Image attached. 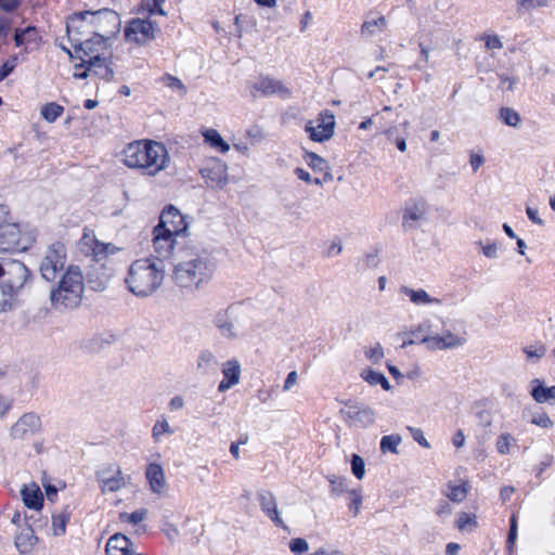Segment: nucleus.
<instances>
[{
  "label": "nucleus",
  "instance_id": "b1692460",
  "mask_svg": "<svg viewBox=\"0 0 555 555\" xmlns=\"http://www.w3.org/2000/svg\"><path fill=\"white\" fill-rule=\"evenodd\" d=\"M40 40L38 29L34 26H27L26 28H16L14 33V41L17 47L24 46L25 52L33 49V46H37Z\"/></svg>",
  "mask_w": 555,
  "mask_h": 555
},
{
  "label": "nucleus",
  "instance_id": "e433bc0d",
  "mask_svg": "<svg viewBox=\"0 0 555 555\" xmlns=\"http://www.w3.org/2000/svg\"><path fill=\"white\" fill-rule=\"evenodd\" d=\"M361 376L370 385H377V384H379L383 387V389H385V390H389L390 389V384H389L388 379L385 377V375L383 373H379V372H376V371H373V370H369V371L362 372Z\"/></svg>",
  "mask_w": 555,
  "mask_h": 555
},
{
  "label": "nucleus",
  "instance_id": "052dcab7",
  "mask_svg": "<svg viewBox=\"0 0 555 555\" xmlns=\"http://www.w3.org/2000/svg\"><path fill=\"white\" fill-rule=\"evenodd\" d=\"M406 429L410 431L411 436L413 437V439L422 447L424 448H430V444L429 442L427 441V439L424 437V433L421 428H415V427H412V426H408Z\"/></svg>",
  "mask_w": 555,
  "mask_h": 555
},
{
  "label": "nucleus",
  "instance_id": "3c124183",
  "mask_svg": "<svg viewBox=\"0 0 555 555\" xmlns=\"http://www.w3.org/2000/svg\"><path fill=\"white\" fill-rule=\"evenodd\" d=\"M96 240L93 231L86 229L79 242L81 250L89 255Z\"/></svg>",
  "mask_w": 555,
  "mask_h": 555
},
{
  "label": "nucleus",
  "instance_id": "dca6fc26",
  "mask_svg": "<svg viewBox=\"0 0 555 555\" xmlns=\"http://www.w3.org/2000/svg\"><path fill=\"white\" fill-rule=\"evenodd\" d=\"M256 500L262 511V513L276 526L283 529H287L283 519L280 516L278 508V502L275 495L268 490H260L256 494Z\"/></svg>",
  "mask_w": 555,
  "mask_h": 555
},
{
  "label": "nucleus",
  "instance_id": "a19ab883",
  "mask_svg": "<svg viewBox=\"0 0 555 555\" xmlns=\"http://www.w3.org/2000/svg\"><path fill=\"white\" fill-rule=\"evenodd\" d=\"M456 528L464 532V531H472L477 527L476 517L472 516L465 512H461L457 515L456 521H455Z\"/></svg>",
  "mask_w": 555,
  "mask_h": 555
},
{
  "label": "nucleus",
  "instance_id": "f03ea898",
  "mask_svg": "<svg viewBox=\"0 0 555 555\" xmlns=\"http://www.w3.org/2000/svg\"><path fill=\"white\" fill-rule=\"evenodd\" d=\"M124 163L129 168L141 169L149 176H156L167 167L168 152L164 144L155 141H135L122 151Z\"/></svg>",
  "mask_w": 555,
  "mask_h": 555
},
{
  "label": "nucleus",
  "instance_id": "f3484780",
  "mask_svg": "<svg viewBox=\"0 0 555 555\" xmlns=\"http://www.w3.org/2000/svg\"><path fill=\"white\" fill-rule=\"evenodd\" d=\"M156 227H162L165 233H171L177 236L186 231L183 216L172 206H169L162 212L159 223Z\"/></svg>",
  "mask_w": 555,
  "mask_h": 555
},
{
  "label": "nucleus",
  "instance_id": "5fc2aeb1",
  "mask_svg": "<svg viewBox=\"0 0 555 555\" xmlns=\"http://www.w3.org/2000/svg\"><path fill=\"white\" fill-rule=\"evenodd\" d=\"M524 352L528 360L533 358L539 360L546 353V347L542 344L535 346H526L524 347Z\"/></svg>",
  "mask_w": 555,
  "mask_h": 555
},
{
  "label": "nucleus",
  "instance_id": "f257e3e1",
  "mask_svg": "<svg viewBox=\"0 0 555 555\" xmlns=\"http://www.w3.org/2000/svg\"><path fill=\"white\" fill-rule=\"evenodd\" d=\"M214 270L215 266L207 253L185 249L175 264L172 281L180 288L199 289L210 281Z\"/></svg>",
  "mask_w": 555,
  "mask_h": 555
},
{
  "label": "nucleus",
  "instance_id": "58836bf2",
  "mask_svg": "<svg viewBox=\"0 0 555 555\" xmlns=\"http://www.w3.org/2000/svg\"><path fill=\"white\" fill-rule=\"evenodd\" d=\"M516 444V439L508 433L501 434L495 443L496 451L502 454H509L512 447Z\"/></svg>",
  "mask_w": 555,
  "mask_h": 555
},
{
  "label": "nucleus",
  "instance_id": "ea45409f",
  "mask_svg": "<svg viewBox=\"0 0 555 555\" xmlns=\"http://www.w3.org/2000/svg\"><path fill=\"white\" fill-rule=\"evenodd\" d=\"M69 521V512L66 509L52 517V529L54 535H62L65 533L66 525Z\"/></svg>",
  "mask_w": 555,
  "mask_h": 555
},
{
  "label": "nucleus",
  "instance_id": "2eb2a0df",
  "mask_svg": "<svg viewBox=\"0 0 555 555\" xmlns=\"http://www.w3.org/2000/svg\"><path fill=\"white\" fill-rule=\"evenodd\" d=\"M340 414L349 426L365 428L374 424L375 413L369 406H359L346 403Z\"/></svg>",
  "mask_w": 555,
  "mask_h": 555
},
{
  "label": "nucleus",
  "instance_id": "aec40b11",
  "mask_svg": "<svg viewBox=\"0 0 555 555\" xmlns=\"http://www.w3.org/2000/svg\"><path fill=\"white\" fill-rule=\"evenodd\" d=\"M249 88L251 95L254 98L257 96V93L261 95L268 96L274 93H280L287 95L289 93L288 89L284 87V85L270 77H259L257 80L249 82Z\"/></svg>",
  "mask_w": 555,
  "mask_h": 555
},
{
  "label": "nucleus",
  "instance_id": "338daca9",
  "mask_svg": "<svg viewBox=\"0 0 555 555\" xmlns=\"http://www.w3.org/2000/svg\"><path fill=\"white\" fill-rule=\"evenodd\" d=\"M435 513L440 518H447L452 514V507L449 502L440 501L435 509Z\"/></svg>",
  "mask_w": 555,
  "mask_h": 555
},
{
  "label": "nucleus",
  "instance_id": "864d4df0",
  "mask_svg": "<svg viewBox=\"0 0 555 555\" xmlns=\"http://www.w3.org/2000/svg\"><path fill=\"white\" fill-rule=\"evenodd\" d=\"M351 470H352V474L358 479H362L364 474H365L364 461L358 454H352V457H351Z\"/></svg>",
  "mask_w": 555,
  "mask_h": 555
},
{
  "label": "nucleus",
  "instance_id": "a211bd4d",
  "mask_svg": "<svg viewBox=\"0 0 555 555\" xmlns=\"http://www.w3.org/2000/svg\"><path fill=\"white\" fill-rule=\"evenodd\" d=\"M176 236L171 233H165L164 228L155 227L153 230V248L157 256L156 259L163 261L170 257L175 248Z\"/></svg>",
  "mask_w": 555,
  "mask_h": 555
},
{
  "label": "nucleus",
  "instance_id": "13d9d810",
  "mask_svg": "<svg viewBox=\"0 0 555 555\" xmlns=\"http://www.w3.org/2000/svg\"><path fill=\"white\" fill-rule=\"evenodd\" d=\"M531 423L542 428H551L554 425L553 421L545 412L534 414Z\"/></svg>",
  "mask_w": 555,
  "mask_h": 555
},
{
  "label": "nucleus",
  "instance_id": "4d7b16f0",
  "mask_svg": "<svg viewBox=\"0 0 555 555\" xmlns=\"http://www.w3.org/2000/svg\"><path fill=\"white\" fill-rule=\"evenodd\" d=\"M441 338L447 349L462 346L465 341L464 338L459 337L457 335L452 334L451 332H447L441 336Z\"/></svg>",
  "mask_w": 555,
  "mask_h": 555
},
{
  "label": "nucleus",
  "instance_id": "e2e57ef3",
  "mask_svg": "<svg viewBox=\"0 0 555 555\" xmlns=\"http://www.w3.org/2000/svg\"><path fill=\"white\" fill-rule=\"evenodd\" d=\"M163 80H164L165 85L168 86L169 88L178 89L182 93L186 92L184 85L182 83V81L179 78L170 76V75H166L163 78Z\"/></svg>",
  "mask_w": 555,
  "mask_h": 555
},
{
  "label": "nucleus",
  "instance_id": "cd10ccee",
  "mask_svg": "<svg viewBox=\"0 0 555 555\" xmlns=\"http://www.w3.org/2000/svg\"><path fill=\"white\" fill-rule=\"evenodd\" d=\"M132 542L121 533L112 535L105 547L106 555H126L130 551Z\"/></svg>",
  "mask_w": 555,
  "mask_h": 555
},
{
  "label": "nucleus",
  "instance_id": "bb28decb",
  "mask_svg": "<svg viewBox=\"0 0 555 555\" xmlns=\"http://www.w3.org/2000/svg\"><path fill=\"white\" fill-rule=\"evenodd\" d=\"M150 488L154 493L160 494L166 487L165 474L160 465L150 464L145 472Z\"/></svg>",
  "mask_w": 555,
  "mask_h": 555
},
{
  "label": "nucleus",
  "instance_id": "393cba45",
  "mask_svg": "<svg viewBox=\"0 0 555 555\" xmlns=\"http://www.w3.org/2000/svg\"><path fill=\"white\" fill-rule=\"evenodd\" d=\"M215 325L218 328L220 335L227 339H237L240 337L237 327L230 319L227 310L220 311L216 315Z\"/></svg>",
  "mask_w": 555,
  "mask_h": 555
},
{
  "label": "nucleus",
  "instance_id": "49530a36",
  "mask_svg": "<svg viewBox=\"0 0 555 555\" xmlns=\"http://www.w3.org/2000/svg\"><path fill=\"white\" fill-rule=\"evenodd\" d=\"M114 253V246L112 244H105L100 242L99 240L95 241V244L91 248V251L89 255L93 256L94 259L101 260L102 258L106 257L108 254Z\"/></svg>",
  "mask_w": 555,
  "mask_h": 555
},
{
  "label": "nucleus",
  "instance_id": "9d476101",
  "mask_svg": "<svg viewBox=\"0 0 555 555\" xmlns=\"http://www.w3.org/2000/svg\"><path fill=\"white\" fill-rule=\"evenodd\" d=\"M91 11H83L75 13L68 17L66 23V33L69 42L77 48L80 41H83V37L92 34V26L90 20Z\"/></svg>",
  "mask_w": 555,
  "mask_h": 555
},
{
  "label": "nucleus",
  "instance_id": "09e8293b",
  "mask_svg": "<svg viewBox=\"0 0 555 555\" xmlns=\"http://www.w3.org/2000/svg\"><path fill=\"white\" fill-rule=\"evenodd\" d=\"M147 516V509L146 508H140L133 513H120L119 519L122 522H130L132 525H138L141 521H143Z\"/></svg>",
  "mask_w": 555,
  "mask_h": 555
},
{
  "label": "nucleus",
  "instance_id": "c9c22d12",
  "mask_svg": "<svg viewBox=\"0 0 555 555\" xmlns=\"http://www.w3.org/2000/svg\"><path fill=\"white\" fill-rule=\"evenodd\" d=\"M64 112V107L55 102L47 103L41 108V116L48 122H54Z\"/></svg>",
  "mask_w": 555,
  "mask_h": 555
},
{
  "label": "nucleus",
  "instance_id": "5701e85b",
  "mask_svg": "<svg viewBox=\"0 0 555 555\" xmlns=\"http://www.w3.org/2000/svg\"><path fill=\"white\" fill-rule=\"evenodd\" d=\"M530 387V395L537 403L555 404V386L547 387L544 380L534 378Z\"/></svg>",
  "mask_w": 555,
  "mask_h": 555
},
{
  "label": "nucleus",
  "instance_id": "0e129e2a",
  "mask_svg": "<svg viewBox=\"0 0 555 555\" xmlns=\"http://www.w3.org/2000/svg\"><path fill=\"white\" fill-rule=\"evenodd\" d=\"M479 244L481 245L482 254L487 258L493 259V258L498 257L499 247L495 242H489V243H486L485 245H482L481 243H479Z\"/></svg>",
  "mask_w": 555,
  "mask_h": 555
},
{
  "label": "nucleus",
  "instance_id": "37998d69",
  "mask_svg": "<svg viewBox=\"0 0 555 555\" xmlns=\"http://www.w3.org/2000/svg\"><path fill=\"white\" fill-rule=\"evenodd\" d=\"M328 482L331 486V492L333 495H340L343 493H348L350 491L348 489L347 480L344 477H339L336 475L328 476Z\"/></svg>",
  "mask_w": 555,
  "mask_h": 555
},
{
  "label": "nucleus",
  "instance_id": "412c9836",
  "mask_svg": "<svg viewBox=\"0 0 555 555\" xmlns=\"http://www.w3.org/2000/svg\"><path fill=\"white\" fill-rule=\"evenodd\" d=\"M111 59L112 53L100 59L93 56L92 61L81 57V63L79 66H85L88 64V69L91 70L92 75L98 76L99 78L106 81H111L114 78V72L111 67Z\"/></svg>",
  "mask_w": 555,
  "mask_h": 555
},
{
  "label": "nucleus",
  "instance_id": "c756f323",
  "mask_svg": "<svg viewBox=\"0 0 555 555\" xmlns=\"http://www.w3.org/2000/svg\"><path fill=\"white\" fill-rule=\"evenodd\" d=\"M425 218V208L422 205L414 204L406 208L403 214V227L405 229H416L420 222Z\"/></svg>",
  "mask_w": 555,
  "mask_h": 555
},
{
  "label": "nucleus",
  "instance_id": "6e6552de",
  "mask_svg": "<svg viewBox=\"0 0 555 555\" xmlns=\"http://www.w3.org/2000/svg\"><path fill=\"white\" fill-rule=\"evenodd\" d=\"M96 480L102 493L117 492L130 482L118 464H108L96 472Z\"/></svg>",
  "mask_w": 555,
  "mask_h": 555
},
{
  "label": "nucleus",
  "instance_id": "8fccbe9b",
  "mask_svg": "<svg viewBox=\"0 0 555 555\" xmlns=\"http://www.w3.org/2000/svg\"><path fill=\"white\" fill-rule=\"evenodd\" d=\"M350 495L349 509L352 512L353 516H358L362 505V492L361 489H351L348 491Z\"/></svg>",
  "mask_w": 555,
  "mask_h": 555
},
{
  "label": "nucleus",
  "instance_id": "603ef678",
  "mask_svg": "<svg viewBox=\"0 0 555 555\" xmlns=\"http://www.w3.org/2000/svg\"><path fill=\"white\" fill-rule=\"evenodd\" d=\"M420 343L425 344L429 350L447 349L441 336H423L420 338Z\"/></svg>",
  "mask_w": 555,
  "mask_h": 555
},
{
  "label": "nucleus",
  "instance_id": "4468645a",
  "mask_svg": "<svg viewBox=\"0 0 555 555\" xmlns=\"http://www.w3.org/2000/svg\"><path fill=\"white\" fill-rule=\"evenodd\" d=\"M41 429L40 417L33 412L23 414L10 429V436L13 439L25 440L39 434Z\"/></svg>",
  "mask_w": 555,
  "mask_h": 555
},
{
  "label": "nucleus",
  "instance_id": "f704fd0d",
  "mask_svg": "<svg viewBox=\"0 0 555 555\" xmlns=\"http://www.w3.org/2000/svg\"><path fill=\"white\" fill-rule=\"evenodd\" d=\"M205 141L210 144L211 147L218 150L221 153H227L230 150V145L222 139L220 133L215 129H208L204 132Z\"/></svg>",
  "mask_w": 555,
  "mask_h": 555
},
{
  "label": "nucleus",
  "instance_id": "ddd939ff",
  "mask_svg": "<svg viewBox=\"0 0 555 555\" xmlns=\"http://www.w3.org/2000/svg\"><path fill=\"white\" fill-rule=\"evenodd\" d=\"M108 42L109 39L101 37L100 33L94 31L91 38L85 39L77 44L75 53L78 54L80 60L85 57V60L92 61L93 56L100 59L112 53L108 50Z\"/></svg>",
  "mask_w": 555,
  "mask_h": 555
},
{
  "label": "nucleus",
  "instance_id": "1a4fd4ad",
  "mask_svg": "<svg viewBox=\"0 0 555 555\" xmlns=\"http://www.w3.org/2000/svg\"><path fill=\"white\" fill-rule=\"evenodd\" d=\"M30 244L31 238L21 233L18 224L0 227V251H24Z\"/></svg>",
  "mask_w": 555,
  "mask_h": 555
},
{
  "label": "nucleus",
  "instance_id": "bf43d9fd",
  "mask_svg": "<svg viewBox=\"0 0 555 555\" xmlns=\"http://www.w3.org/2000/svg\"><path fill=\"white\" fill-rule=\"evenodd\" d=\"M309 548L308 542L302 538L292 539L289 542V550L295 554H301Z\"/></svg>",
  "mask_w": 555,
  "mask_h": 555
},
{
  "label": "nucleus",
  "instance_id": "6e6d98bb",
  "mask_svg": "<svg viewBox=\"0 0 555 555\" xmlns=\"http://www.w3.org/2000/svg\"><path fill=\"white\" fill-rule=\"evenodd\" d=\"M14 296L9 295L8 292L0 285V313L7 312L12 309Z\"/></svg>",
  "mask_w": 555,
  "mask_h": 555
},
{
  "label": "nucleus",
  "instance_id": "72a5a7b5",
  "mask_svg": "<svg viewBox=\"0 0 555 555\" xmlns=\"http://www.w3.org/2000/svg\"><path fill=\"white\" fill-rule=\"evenodd\" d=\"M448 491L446 495L454 503L463 502L468 492V482L463 481L461 485H454L453 482H449L447 485Z\"/></svg>",
  "mask_w": 555,
  "mask_h": 555
},
{
  "label": "nucleus",
  "instance_id": "7ed1b4c3",
  "mask_svg": "<svg viewBox=\"0 0 555 555\" xmlns=\"http://www.w3.org/2000/svg\"><path fill=\"white\" fill-rule=\"evenodd\" d=\"M85 293V278L80 267L68 266L50 289L51 307L67 311L81 305Z\"/></svg>",
  "mask_w": 555,
  "mask_h": 555
},
{
  "label": "nucleus",
  "instance_id": "7c9ffc66",
  "mask_svg": "<svg viewBox=\"0 0 555 555\" xmlns=\"http://www.w3.org/2000/svg\"><path fill=\"white\" fill-rule=\"evenodd\" d=\"M401 293L409 296L410 300L415 305H440L441 300L435 297H431L424 289H412L406 286L401 288Z\"/></svg>",
  "mask_w": 555,
  "mask_h": 555
},
{
  "label": "nucleus",
  "instance_id": "39448f33",
  "mask_svg": "<svg viewBox=\"0 0 555 555\" xmlns=\"http://www.w3.org/2000/svg\"><path fill=\"white\" fill-rule=\"evenodd\" d=\"M30 276L27 267L14 259L0 262V285L14 297L24 288Z\"/></svg>",
  "mask_w": 555,
  "mask_h": 555
},
{
  "label": "nucleus",
  "instance_id": "de8ad7c7",
  "mask_svg": "<svg viewBox=\"0 0 555 555\" xmlns=\"http://www.w3.org/2000/svg\"><path fill=\"white\" fill-rule=\"evenodd\" d=\"M305 159L308 166L311 167L314 171H324L328 169L326 160L315 153H306Z\"/></svg>",
  "mask_w": 555,
  "mask_h": 555
},
{
  "label": "nucleus",
  "instance_id": "9b49d317",
  "mask_svg": "<svg viewBox=\"0 0 555 555\" xmlns=\"http://www.w3.org/2000/svg\"><path fill=\"white\" fill-rule=\"evenodd\" d=\"M157 31L158 26L156 23L150 20L133 18L125 28V37L129 41L144 44L152 41Z\"/></svg>",
  "mask_w": 555,
  "mask_h": 555
},
{
  "label": "nucleus",
  "instance_id": "20e7f679",
  "mask_svg": "<svg viewBox=\"0 0 555 555\" xmlns=\"http://www.w3.org/2000/svg\"><path fill=\"white\" fill-rule=\"evenodd\" d=\"M165 266L159 259H138L129 268L126 278L128 289L138 297H147L162 285Z\"/></svg>",
  "mask_w": 555,
  "mask_h": 555
},
{
  "label": "nucleus",
  "instance_id": "c03bdc74",
  "mask_svg": "<svg viewBox=\"0 0 555 555\" xmlns=\"http://www.w3.org/2000/svg\"><path fill=\"white\" fill-rule=\"evenodd\" d=\"M500 118L509 127H517L520 122L519 114L511 107H502L500 109Z\"/></svg>",
  "mask_w": 555,
  "mask_h": 555
},
{
  "label": "nucleus",
  "instance_id": "f8f14e48",
  "mask_svg": "<svg viewBox=\"0 0 555 555\" xmlns=\"http://www.w3.org/2000/svg\"><path fill=\"white\" fill-rule=\"evenodd\" d=\"M335 120L332 114L321 113L315 120H309L305 131L314 142H324L334 135Z\"/></svg>",
  "mask_w": 555,
  "mask_h": 555
},
{
  "label": "nucleus",
  "instance_id": "4be33fe9",
  "mask_svg": "<svg viewBox=\"0 0 555 555\" xmlns=\"http://www.w3.org/2000/svg\"><path fill=\"white\" fill-rule=\"evenodd\" d=\"M223 379L218 385V391L224 392L240 383L241 365L236 359L228 360L222 364Z\"/></svg>",
  "mask_w": 555,
  "mask_h": 555
},
{
  "label": "nucleus",
  "instance_id": "69168bd1",
  "mask_svg": "<svg viewBox=\"0 0 555 555\" xmlns=\"http://www.w3.org/2000/svg\"><path fill=\"white\" fill-rule=\"evenodd\" d=\"M365 356L374 363L380 361V359L384 357L382 346L377 344L375 347L370 348L369 350L365 351Z\"/></svg>",
  "mask_w": 555,
  "mask_h": 555
},
{
  "label": "nucleus",
  "instance_id": "2f4dec72",
  "mask_svg": "<svg viewBox=\"0 0 555 555\" xmlns=\"http://www.w3.org/2000/svg\"><path fill=\"white\" fill-rule=\"evenodd\" d=\"M387 27V20L385 16H379L375 20L364 21L361 25L360 34L363 38H369L383 33Z\"/></svg>",
  "mask_w": 555,
  "mask_h": 555
},
{
  "label": "nucleus",
  "instance_id": "a878e982",
  "mask_svg": "<svg viewBox=\"0 0 555 555\" xmlns=\"http://www.w3.org/2000/svg\"><path fill=\"white\" fill-rule=\"evenodd\" d=\"M24 504L31 509H40L43 504V495L36 483L24 486L21 490Z\"/></svg>",
  "mask_w": 555,
  "mask_h": 555
},
{
  "label": "nucleus",
  "instance_id": "6ab92c4d",
  "mask_svg": "<svg viewBox=\"0 0 555 555\" xmlns=\"http://www.w3.org/2000/svg\"><path fill=\"white\" fill-rule=\"evenodd\" d=\"M228 167L220 160H214L202 170V177L210 188H222L228 182Z\"/></svg>",
  "mask_w": 555,
  "mask_h": 555
},
{
  "label": "nucleus",
  "instance_id": "774afa93",
  "mask_svg": "<svg viewBox=\"0 0 555 555\" xmlns=\"http://www.w3.org/2000/svg\"><path fill=\"white\" fill-rule=\"evenodd\" d=\"M485 46L488 50L501 49L503 47L501 39L496 35L486 36Z\"/></svg>",
  "mask_w": 555,
  "mask_h": 555
},
{
  "label": "nucleus",
  "instance_id": "423d86ee",
  "mask_svg": "<svg viewBox=\"0 0 555 555\" xmlns=\"http://www.w3.org/2000/svg\"><path fill=\"white\" fill-rule=\"evenodd\" d=\"M65 262L66 248L64 244L60 242L51 244L40 262L39 271L41 276L48 282L55 281L66 270Z\"/></svg>",
  "mask_w": 555,
  "mask_h": 555
},
{
  "label": "nucleus",
  "instance_id": "0eeeda50",
  "mask_svg": "<svg viewBox=\"0 0 555 555\" xmlns=\"http://www.w3.org/2000/svg\"><path fill=\"white\" fill-rule=\"evenodd\" d=\"M92 35L100 33L101 37L106 39L114 38L120 29L121 21L119 14L114 10L101 9L90 13Z\"/></svg>",
  "mask_w": 555,
  "mask_h": 555
},
{
  "label": "nucleus",
  "instance_id": "473e14b6",
  "mask_svg": "<svg viewBox=\"0 0 555 555\" xmlns=\"http://www.w3.org/2000/svg\"><path fill=\"white\" fill-rule=\"evenodd\" d=\"M37 538L30 527H27L15 537V546L21 553H27L36 543Z\"/></svg>",
  "mask_w": 555,
  "mask_h": 555
},
{
  "label": "nucleus",
  "instance_id": "c85d7f7f",
  "mask_svg": "<svg viewBox=\"0 0 555 555\" xmlns=\"http://www.w3.org/2000/svg\"><path fill=\"white\" fill-rule=\"evenodd\" d=\"M218 360L210 350H202L196 359V370L203 375H209L217 371Z\"/></svg>",
  "mask_w": 555,
  "mask_h": 555
},
{
  "label": "nucleus",
  "instance_id": "4c0bfd02",
  "mask_svg": "<svg viewBox=\"0 0 555 555\" xmlns=\"http://www.w3.org/2000/svg\"><path fill=\"white\" fill-rule=\"evenodd\" d=\"M548 0H516V12L518 15L528 13L534 9L544 8Z\"/></svg>",
  "mask_w": 555,
  "mask_h": 555
},
{
  "label": "nucleus",
  "instance_id": "a18cd8bd",
  "mask_svg": "<svg viewBox=\"0 0 555 555\" xmlns=\"http://www.w3.org/2000/svg\"><path fill=\"white\" fill-rule=\"evenodd\" d=\"M173 430L171 429L168 421L165 417L156 421L152 428V436L155 441H158L163 435H171Z\"/></svg>",
  "mask_w": 555,
  "mask_h": 555
},
{
  "label": "nucleus",
  "instance_id": "680f3d73",
  "mask_svg": "<svg viewBox=\"0 0 555 555\" xmlns=\"http://www.w3.org/2000/svg\"><path fill=\"white\" fill-rule=\"evenodd\" d=\"M420 52L422 55V59L425 63H428L429 60V51L436 48V44L427 43V41L424 39V36L420 37L418 41Z\"/></svg>",
  "mask_w": 555,
  "mask_h": 555
},
{
  "label": "nucleus",
  "instance_id": "79ce46f5",
  "mask_svg": "<svg viewBox=\"0 0 555 555\" xmlns=\"http://www.w3.org/2000/svg\"><path fill=\"white\" fill-rule=\"evenodd\" d=\"M401 441L402 439L400 435L384 436L380 440V450L384 453L391 452L393 454H398V446Z\"/></svg>",
  "mask_w": 555,
  "mask_h": 555
}]
</instances>
